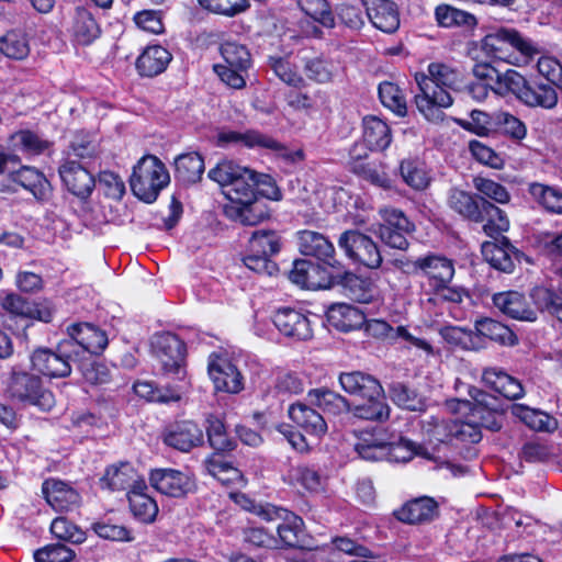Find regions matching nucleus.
Segmentation results:
<instances>
[{
	"instance_id": "1",
	"label": "nucleus",
	"mask_w": 562,
	"mask_h": 562,
	"mask_svg": "<svg viewBox=\"0 0 562 562\" xmlns=\"http://www.w3.org/2000/svg\"><path fill=\"white\" fill-rule=\"evenodd\" d=\"M428 74L417 72L415 80L419 92L415 94V104L419 113L429 122H441L443 109L452 105L449 90L458 91L464 86L463 71L445 63L428 65Z\"/></svg>"
},
{
	"instance_id": "2",
	"label": "nucleus",
	"mask_w": 562,
	"mask_h": 562,
	"mask_svg": "<svg viewBox=\"0 0 562 562\" xmlns=\"http://www.w3.org/2000/svg\"><path fill=\"white\" fill-rule=\"evenodd\" d=\"M501 94L512 93L518 101L529 108L551 110L558 104L555 88L549 82L527 80L515 69H507L499 77Z\"/></svg>"
},
{
	"instance_id": "3",
	"label": "nucleus",
	"mask_w": 562,
	"mask_h": 562,
	"mask_svg": "<svg viewBox=\"0 0 562 562\" xmlns=\"http://www.w3.org/2000/svg\"><path fill=\"white\" fill-rule=\"evenodd\" d=\"M4 383V392L12 401L49 409L54 395L46 390L40 375L23 370L20 366L11 367Z\"/></svg>"
},
{
	"instance_id": "4",
	"label": "nucleus",
	"mask_w": 562,
	"mask_h": 562,
	"mask_svg": "<svg viewBox=\"0 0 562 562\" xmlns=\"http://www.w3.org/2000/svg\"><path fill=\"white\" fill-rule=\"evenodd\" d=\"M169 181V172L162 161L154 155H145L134 166L130 186L139 200L153 203Z\"/></svg>"
},
{
	"instance_id": "5",
	"label": "nucleus",
	"mask_w": 562,
	"mask_h": 562,
	"mask_svg": "<svg viewBox=\"0 0 562 562\" xmlns=\"http://www.w3.org/2000/svg\"><path fill=\"white\" fill-rule=\"evenodd\" d=\"M281 250V237L271 229H256L251 233L246 252L243 257L244 265L251 271L273 276L278 271L272 257Z\"/></svg>"
},
{
	"instance_id": "6",
	"label": "nucleus",
	"mask_w": 562,
	"mask_h": 562,
	"mask_svg": "<svg viewBox=\"0 0 562 562\" xmlns=\"http://www.w3.org/2000/svg\"><path fill=\"white\" fill-rule=\"evenodd\" d=\"M482 50L492 58L509 64L518 61V58L513 56L514 52L519 53L525 60L538 53L529 38L508 27H501L485 35L482 40Z\"/></svg>"
},
{
	"instance_id": "7",
	"label": "nucleus",
	"mask_w": 562,
	"mask_h": 562,
	"mask_svg": "<svg viewBox=\"0 0 562 562\" xmlns=\"http://www.w3.org/2000/svg\"><path fill=\"white\" fill-rule=\"evenodd\" d=\"M72 340H63L54 351L38 348L30 357L32 369L50 379L66 378L71 373Z\"/></svg>"
},
{
	"instance_id": "8",
	"label": "nucleus",
	"mask_w": 562,
	"mask_h": 562,
	"mask_svg": "<svg viewBox=\"0 0 562 562\" xmlns=\"http://www.w3.org/2000/svg\"><path fill=\"white\" fill-rule=\"evenodd\" d=\"M260 518L268 522H278V546L304 548V521L300 516L283 507L274 506L261 509Z\"/></svg>"
},
{
	"instance_id": "9",
	"label": "nucleus",
	"mask_w": 562,
	"mask_h": 562,
	"mask_svg": "<svg viewBox=\"0 0 562 562\" xmlns=\"http://www.w3.org/2000/svg\"><path fill=\"white\" fill-rule=\"evenodd\" d=\"M338 246L353 263L369 269H378L382 263L378 245L357 229L344 232L338 238Z\"/></svg>"
},
{
	"instance_id": "10",
	"label": "nucleus",
	"mask_w": 562,
	"mask_h": 562,
	"mask_svg": "<svg viewBox=\"0 0 562 562\" xmlns=\"http://www.w3.org/2000/svg\"><path fill=\"white\" fill-rule=\"evenodd\" d=\"M151 348L166 373L182 379L186 374V345L175 334L162 333L154 336Z\"/></svg>"
},
{
	"instance_id": "11",
	"label": "nucleus",
	"mask_w": 562,
	"mask_h": 562,
	"mask_svg": "<svg viewBox=\"0 0 562 562\" xmlns=\"http://www.w3.org/2000/svg\"><path fill=\"white\" fill-rule=\"evenodd\" d=\"M382 222L374 231L380 239L389 247L404 250L408 246L407 235L413 232V224L406 215L392 207H384L379 211Z\"/></svg>"
},
{
	"instance_id": "12",
	"label": "nucleus",
	"mask_w": 562,
	"mask_h": 562,
	"mask_svg": "<svg viewBox=\"0 0 562 562\" xmlns=\"http://www.w3.org/2000/svg\"><path fill=\"white\" fill-rule=\"evenodd\" d=\"M469 394L473 403L469 401H459L460 404L470 407V414L480 428L484 427L490 430H498L502 425L499 417L503 413L501 401L480 389L471 387Z\"/></svg>"
},
{
	"instance_id": "13",
	"label": "nucleus",
	"mask_w": 562,
	"mask_h": 562,
	"mask_svg": "<svg viewBox=\"0 0 562 562\" xmlns=\"http://www.w3.org/2000/svg\"><path fill=\"white\" fill-rule=\"evenodd\" d=\"M164 442L180 452H190L204 443V430L195 422L190 419L178 420L164 430Z\"/></svg>"
},
{
	"instance_id": "14",
	"label": "nucleus",
	"mask_w": 562,
	"mask_h": 562,
	"mask_svg": "<svg viewBox=\"0 0 562 562\" xmlns=\"http://www.w3.org/2000/svg\"><path fill=\"white\" fill-rule=\"evenodd\" d=\"M207 371L216 391L237 394L244 389V376L226 357L212 353Z\"/></svg>"
},
{
	"instance_id": "15",
	"label": "nucleus",
	"mask_w": 562,
	"mask_h": 562,
	"mask_svg": "<svg viewBox=\"0 0 562 562\" xmlns=\"http://www.w3.org/2000/svg\"><path fill=\"white\" fill-rule=\"evenodd\" d=\"M299 249L304 256L314 257L327 266L340 270L341 262L336 258L333 243L322 233L304 229L297 233Z\"/></svg>"
},
{
	"instance_id": "16",
	"label": "nucleus",
	"mask_w": 562,
	"mask_h": 562,
	"mask_svg": "<svg viewBox=\"0 0 562 562\" xmlns=\"http://www.w3.org/2000/svg\"><path fill=\"white\" fill-rule=\"evenodd\" d=\"M58 173L67 190L80 199L89 198L95 187L92 173L75 159L64 158Z\"/></svg>"
},
{
	"instance_id": "17",
	"label": "nucleus",
	"mask_w": 562,
	"mask_h": 562,
	"mask_svg": "<svg viewBox=\"0 0 562 562\" xmlns=\"http://www.w3.org/2000/svg\"><path fill=\"white\" fill-rule=\"evenodd\" d=\"M149 482L157 492L170 497H182L194 490L189 474L170 468L153 470Z\"/></svg>"
},
{
	"instance_id": "18",
	"label": "nucleus",
	"mask_w": 562,
	"mask_h": 562,
	"mask_svg": "<svg viewBox=\"0 0 562 562\" xmlns=\"http://www.w3.org/2000/svg\"><path fill=\"white\" fill-rule=\"evenodd\" d=\"M484 259L495 269L510 273L516 262H520L524 254L519 251L507 237L494 238V241H484L481 246Z\"/></svg>"
},
{
	"instance_id": "19",
	"label": "nucleus",
	"mask_w": 562,
	"mask_h": 562,
	"mask_svg": "<svg viewBox=\"0 0 562 562\" xmlns=\"http://www.w3.org/2000/svg\"><path fill=\"white\" fill-rule=\"evenodd\" d=\"M270 183L271 178L268 175L246 168L245 173L241 172L232 187L223 192L234 203L251 204L257 200V194L262 193L260 186Z\"/></svg>"
},
{
	"instance_id": "20",
	"label": "nucleus",
	"mask_w": 562,
	"mask_h": 562,
	"mask_svg": "<svg viewBox=\"0 0 562 562\" xmlns=\"http://www.w3.org/2000/svg\"><path fill=\"white\" fill-rule=\"evenodd\" d=\"M69 339L72 340V353L77 355L76 347L93 355L101 353L108 346L105 331L90 323L71 324L67 328Z\"/></svg>"
},
{
	"instance_id": "21",
	"label": "nucleus",
	"mask_w": 562,
	"mask_h": 562,
	"mask_svg": "<svg viewBox=\"0 0 562 562\" xmlns=\"http://www.w3.org/2000/svg\"><path fill=\"white\" fill-rule=\"evenodd\" d=\"M273 324L286 337L297 340H307L312 337L310 319L294 308H279L273 315Z\"/></svg>"
},
{
	"instance_id": "22",
	"label": "nucleus",
	"mask_w": 562,
	"mask_h": 562,
	"mask_svg": "<svg viewBox=\"0 0 562 562\" xmlns=\"http://www.w3.org/2000/svg\"><path fill=\"white\" fill-rule=\"evenodd\" d=\"M42 492L47 503L56 512H69L79 506V493L66 482L56 479L45 480Z\"/></svg>"
},
{
	"instance_id": "23",
	"label": "nucleus",
	"mask_w": 562,
	"mask_h": 562,
	"mask_svg": "<svg viewBox=\"0 0 562 562\" xmlns=\"http://www.w3.org/2000/svg\"><path fill=\"white\" fill-rule=\"evenodd\" d=\"M413 267L415 271L423 272L429 279L432 288L449 284L454 276L452 261L440 256L428 255L417 258Z\"/></svg>"
},
{
	"instance_id": "24",
	"label": "nucleus",
	"mask_w": 562,
	"mask_h": 562,
	"mask_svg": "<svg viewBox=\"0 0 562 562\" xmlns=\"http://www.w3.org/2000/svg\"><path fill=\"white\" fill-rule=\"evenodd\" d=\"M367 15L374 27L384 33H393L400 26L397 5L390 0H363Z\"/></svg>"
},
{
	"instance_id": "25",
	"label": "nucleus",
	"mask_w": 562,
	"mask_h": 562,
	"mask_svg": "<svg viewBox=\"0 0 562 562\" xmlns=\"http://www.w3.org/2000/svg\"><path fill=\"white\" fill-rule=\"evenodd\" d=\"M339 383L347 393L362 400L374 398L383 391L380 382L373 375L362 371L341 373Z\"/></svg>"
},
{
	"instance_id": "26",
	"label": "nucleus",
	"mask_w": 562,
	"mask_h": 562,
	"mask_svg": "<svg viewBox=\"0 0 562 562\" xmlns=\"http://www.w3.org/2000/svg\"><path fill=\"white\" fill-rule=\"evenodd\" d=\"M494 305L505 315L526 322H535L537 312L529 307L525 296L517 291L501 292L493 295Z\"/></svg>"
},
{
	"instance_id": "27",
	"label": "nucleus",
	"mask_w": 562,
	"mask_h": 562,
	"mask_svg": "<svg viewBox=\"0 0 562 562\" xmlns=\"http://www.w3.org/2000/svg\"><path fill=\"white\" fill-rule=\"evenodd\" d=\"M437 513V503L432 498L424 496L405 503L394 512V516L402 522L414 525L432 520Z\"/></svg>"
},
{
	"instance_id": "28",
	"label": "nucleus",
	"mask_w": 562,
	"mask_h": 562,
	"mask_svg": "<svg viewBox=\"0 0 562 562\" xmlns=\"http://www.w3.org/2000/svg\"><path fill=\"white\" fill-rule=\"evenodd\" d=\"M290 419L310 435L321 437L327 431L325 418L304 403H294L288 409Z\"/></svg>"
},
{
	"instance_id": "29",
	"label": "nucleus",
	"mask_w": 562,
	"mask_h": 562,
	"mask_svg": "<svg viewBox=\"0 0 562 562\" xmlns=\"http://www.w3.org/2000/svg\"><path fill=\"white\" fill-rule=\"evenodd\" d=\"M337 278L345 294L352 301L368 304L375 299L376 289L370 279L359 277L350 271H345Z\"/></svg>"
},
{
	"instance_id": "30",
	"label": "nucleus",
	"mask_w": 562,
	"mask_h": 562,
	"mask_svg": "<svg viewBox=\"0 0 562 562\" xmlns=\"http://www.w3.org/2000/svg\"><path fill=\"white\" fill-rule=\"evenodd\" d=\"M171 58V54L165 47L148 46L137 58L136 69L143 77H155L166 70Z\"/></svg>"
},
{
	"instance_id": "31",
	"label": "nucleus",
	"mask_w": 562,
	"mask_h": 562,
	"mask_svg": "<svg viewBox=\"0 0 562 562\" xmlns=\"http://www.w3.org/2000/svg\"><path fill=\"white\" fill-rule=\"evenodd\" d=\"M480 213L482 220L474 221V223H484L483 231L487 236L499 238L509 229L510 223L507 214L494 203L481 199Z\"/></svg>"
},
{
	"instance_id": "32",
	"label": "nucleus",
	"mask_w": 562,
	"mask_h": 562,
	"mask_svg": "<svg viewBox=\"0 0 562 562\" xmlns=\"http://www.w3.org/2000/svg\"><path fill=\"white\" fill-rule=\"evenodd\" d=\"M363 142L371 150H384L392 140L390 126L378 116H366L362 121Z\"/></svg>"
},
{
	"instance_id": "33",
	"label": "nucleus",
	"mask_w": 562,
	"mask_h": 562,
	"mask_svg": "<svg viewBox=\"0 0 562 562\" xmlns=\"http://www.w3.org/2000/svg\"><path fill=\"white\" fill-rule=\"evenodd\" d=\"M326 315L333 327L345 333L359 328L364 323L363 314L346 303L333 304Z\"/></svg>"
},
{
	"instance_id": "34",
	"label": "nucleus",
	"mask_w": 562,
	"mask_h": 562,
	"mask_svg": "<svg viewBox=\"0 0 562 562\" xmlns=\"http://www.w3.org/2000/svg\"><path fill=\"white\" fill-rule=\"evenodd\" d=\"M386 441L381 431H361L355 442V451L366 461H383L386 458Z\"/></svg>"
},
{
	"instance_id": "35",
	"label": "nucleus",
	"mask_w": 562,
	"mask_h": 562,
	"mask_svg": "<svg viewBox=\"0 0 562 562\" xmlns=\"http://www.w3.org/2000/svg\"><path fill=\"white\" fill-rule=\"evenodd\" d=\"M217 144L227 146L229 144H241L249 148H277L278 142L258 131H247L245 133L235 131H223L217 135Z\"/></svg>"
},
{
	"instance_id": "36",
	"label": "nucleus",
	"mask_w": 562,
	"mask_h": 562,
	"mask_svg": "<svg viewBox=\"0 0 562 562\" xmlns=\"http://www.w3.org/2000/svg\"><path fill=\"white\" fill-rule=\"evenodd\" d=\"M10 177L38 200L46 199L50 193L48 180L35 168L23 166L18 171L11 172Z\"/></svg>"
},
{
	"instance_id": "37",
	"label": "nucleus",
	"mask_w": 562,
	"mask_h": 562,
	"mask_svg": "<svg viewBox=\"0 0 562 562\" xmlns=\"http://www.w3.org/2000/svg\"><path fill=\"white\" fill-rule=\"evenodd\" d=\"M71 32L81 45H89L100 35V26L92 13L86 8H77L72 19Z\"/></svg>"
},
{
	"instance_id": "38",
	"label": "nucleus",
	"mask_w": 562,
	"mask_h": 562,
	"mask_svg": "<svg viewBox=\"0 0 562 562\" xmlns=\"http://www.w3.org/2000/svg\"><path fill=\"white\" fill-rule=\"evenodd\" d=\"M448 205L462 217L474 222L481 221V199L467 191L453 188L448 194Z\"/></svg>"
},
{
	"instance_id": "39",
	"label": "nucleus",
	"mask_w": 562,
	"mask_h": 562,
	"mask_svg": "<svg viewBox=\"0 0 562 562\" xmlns=\"http://www.w3.org/2000/svg\"><path fill=\"white\" fill-rule=\"evenodd\" d=\"M176 178L186 184L201 180L204 172V160L198 153L181 154L175 159Z\"/></svg>"
},
{
	"instance_id": "40",
	"label": "nucleus",
	"mask_w": 562,
	"mask_h": 562,
	"mask_svg": "<svg viewBox=\"0 0 562 562\" xmlns=\"http://www.w3.org/2000/svg\"><path fill=\"white\" fill-rule=\"evenodd\" d=\"M137 477V472L130 462H121L105 470L101 479L102 487L111 491H123L130 487Z\"/></svg>"
},
{
	"instance_id": "41",
	"label": "nucleus",
	"mask_w": 562,
	"mask_h": 562,
	"mask_svg": "<svg viewBox=\"0 0 562 562\" xmlns=\"http://www.w3.org/2000/svg\"><path fill=\"white\" fill-rule=\"evenodd\" d=\"M474 328L477 335L486 337L501 345L513 346L517 341L516 335L509 327L492 318L477 319Z\"/></svg>"
},
{
	"instance_id": "42",
	"label": "nucleus",
	"mask_w": 562,
	"mask_h": 562,
	"mask_svg": "<svg viewBox=\"0 0 562 562\" xmlns=\"http://www.w3.org/2000/svg\"><path fill=\"white\" fill-rule=\"evenodd\" d=\"M312 404L316 405L325 413L338 415L349 411L348 401L340 394L328 389H314L308 392Z\"/></svg>"
},
{
	"instance_id": "43",
	"label": "nucleus",
	"mask_w": 562,
	"mask_h": 562,
	"mask_svg": "<svg viewBox=\"0 0 562 562\" xmlns=\"http://www.w3.org/2000/svg\"><path fill=\"white\" fill-rule=\"evenodd\" d=\"M530 297L539 311L549 313L562 323L561 292L544 286H536L532 289Z\"/></svg>"
},
{
	"instance_id": "44",
	"label": "nucleus",
	"mask_w": 562,
	"mask_h": 562,
	"mask_svg": "<svg viewBox=\"0 0 562 562\" xmlns=\"http://www.w3.org/2000/svg\"><path fill=\"white\" fill-rule=\"evenodd\" d=\"M206 435L210 446L218 452H228L235 449L236 442L227 435L222 419L214 415L206 418Z\"/></svg>"
},
{
	"instance_id": "45",
	"label": "nucleus",
	"mask_w": 562,
	"mask_h": 562,
	"mask_svg": "<svg viewBox=\"0 0 562 562\" xmlns=\"http://www.w3.org/2000/svg\"><path fill=\"white\" fill-rule=\"evenodd\" d=\"M386 458L384 460L390 462H408L415 456H422L430 459L426 449L415 442L401 438L397 442L386 443Z\"/></svg>"
},
{
	"instance_id": "46",
	"label": "nucleus",
	"mask_w": 562,
	"mask_h": 562,
	"mask_svg": "<svg viewBox=\"0 0 562 562\" xmlns=\"http://www.w3.org/2000/svg\"><path fill=\"white\" fill-rule=\"evenodd\" d=\"M530 195L548 212L562 214V191L555 187L533 182L528 189Z\"/></svg>"
},
{
	"instance_id": "47",
	"label": "nucleus",
	"mask_w": 562,
	"mask_h": 562,
	"mask_svg": "<svg viewBox=\"0 0 562 562\" xmlns=\"http://www.w3.org/2000/svg\"><path fill=\"white\" fill-rule=\"evenodd\" d=\"M363 403L353 408V416L360 419L384 422L390 416V407L384 391L374 398H363Z\"/></svg>"
},
{
	"instance_id": "48",
	"label": "nucleus",
	"mask_w": 562,
	"mask_h": 562,
	"mask_svg": "<svg viewBox=\"0 0 562 562\" xmlns=\"http://www.w3.org/2000/svg\"><path fill=\"white\" fill-rule=\"evenodd\" d=\"M393 402L408 411H424L426 407L424 397L418 392L402 382H395L390 387Z\"/></svg>"
},
{
	"instance_id": "49",
	"label": "nucleus",
	"mask_w": 562,
	"mask_h": 562,
	"mask_svg": "<svg viewBox=\"0 0 562 562\" xmlns=\"http://www.w3.org/2000/svg\"><path fill=\"white\" fill-rule=\"evenodd\" d=\"M445 428L448 429L447 436L456 437L457 439L463 442L475 443L479 442L482 438L480 426L473 422L471 414H469V419L467 422H450L448 424H436V434L439 435V429Z\"/></svg>"
},
{
	"instance_id": "50",
	"label": "nucleus",
	"mask_w": 562,
	"mask_h": 562,
	"mask_svg": "<svg viewBox=\"0 0 562 562\" xmlns=\"http://www.w3.org/2000/svg\"><path fill=\"white\" fill-rule=\"evenodd\" d=\"M435 15L438 24L443 27H473L476 24L473 14L446 4L438 5Z\"/></svg>"
},
{
	"instance_id": "51",
	"label": "nucleus",
	"mask_w": 562,
	"mask_h": 562,
	"mask_svg": "<svg viewBox=\"0 0 562 562\" xmlns=\"http://www.w3.org/2000/svg\"><path fill=\"white\" fill-rule=\"evenodd\" d=\"M379 98L384 106L398 116L407 114L406 99L401 88L390 81L379 85Z\"/></svg>"
},
{
	"instance_id": "52",
	"label": "nucleus",
	"mask_w": 562,
	"mask_h": 562,
	"mask_svg": "<svg viewBox=\"0 0 562 562\" xmlns=\"http://www.w3.org/2000/svg\"><path fill=\"white\" fill-rule=\"evenodd\" d=\"M400 172L407 186L414 190H425L430 183V177L425 165L417 160H403Z\"/></svg>"
},
{
	"instance_id": "53",
	"label": "nucleus",
	"mask_w": 562,
	"mask_h": 562,
	"mask_svg": "<svg viewBox=\"0 0 562 562\" xmlns=\"http://www.w3.org/2000/svg\"><path fill=\"white\" fill-rule=\"evenodd\" d=\"M473 188L481 194L477 199L492 200L495 203L507 204L510 201L508 190L493 179L476 176L472 180Z\"/></svg>"
},
{
	"instance_id": "54",
	"label": "nucleus",
	"mask_w": 562,
	"mask_h": 562,
	"mask_svg": "<svg viewBox=\"0 0 562 562\" xmlns=\"http://www.w3.org/2000/svg\"><path fill=\"white\" fill-rule=\"evenodd\" d=\"M221 55L225 65L239 70H248L251 65V56L248 48L235 41H226L221 45Z\"/></svg>"
},
{
	"instance_id": "55",
	"label": "nucleus",
	"mask_w": 562,
	"mask_h": 562,
	"mask_svg": "<svg viewBox=\"0 0 562 562\" xmlns=\"http://www.w3.org/2000/svg\"><path fill=\"white\" fill-rule=\"evenodd\" d=\"M246 168L233 160H222L209 170L207 177L225 191L232 187L241 172L245 173Z\"/></svg>"
},
{
	"instance_id": "56",
	"label": "nucleus",
	"mask_w": 562,
	"mask_h": 562,
	"mask_svg": "<svg viewBox=\"0 0 562 562\" xmlns=\"http://www.w3.org/2000/svg\"><path fill=\"white\" fill-rule=\"evenodd\" d=\"M0 52L12 59H24L30 54L29 41L21 32H8L0 38Z\"/></svg>"
},
{
	"instance_id": "57",
	"label": "nucleus",
	"mask_w": 562,
	"mask_h": 562,
	"mask_svg": "<svg viewBox=\"0 0 562 562\" xmlns=\"http://www.w3.org/2000/svg\"><path fill=\"white\" fill-rule=\"evenodd\" d=\"M297 4L314 22L328 29L335 26V18L327 0H297Z\"/></svg>"
},
{
	"instance_id": "58",
	"label": "nucleus",
	"mask_w": 562,
	"mask_h": 562,
	"mask_svg": "<svg viewBox=\"0 0 562 562\" xmlns=\"http://www.w3.org/2000/svg\"><path fill=\"white\" fill-rule=\"evenodd\" d=\"M99 154L98 143L87 134H77L71 140L65 158H79L86 160L93 159Z\"/></svg>"
},
{
	"instance_id": "59",
	"label": "nucleus",
	"mask_w": 562,
	"mask_h": 562,
	"mask_svg": "<svg viewBox=\"0 0 562 562\" xmlns=\"http://www.w3.org/2000/svg\"><path fill=\"white\" fill-rule=\"evenodd\" d=\"M130 508L135 518L145 524H150L156 519L158 505L149 495L131 496Z\"/></svg>"
},
{
	"instance_id": "60",
	"label": "nucleus",
	"mask_w": 562,
	"mask_h": 562,
	"mask_svg": "<svg viewBox=\"0 0 562 562\" xmlns=\"http://www.w3.org/2000/svg\"><path fill=\"white\" fill-rule=\"evenodd\" d=\"M512 413L518 417L528 427L535 430H548L550 424V417L537 409H532L521 404H514L512 406Z\"/></svg>"
},
{
	"instance_id": "61",
	"label": "nucleus",
	"mask_w": 562,
	"mask_h": 562,
	"mask_svg": "<svg viewBox=\"0 0 562 562\" xmlns=\"http://www.w3.org/2000/svg\"><path fill=\"white\" fill-rule=\"evenodd\" d=\"M199 3L206 10L226 16H234L249 8L246 0H199Z\"/></svg>"
},
{
	"instance_id": "62",
	"label": "nucleus",
	"mask_w": 562,
	"mask_h": 562,
	"mask_svg": "<svg viewBox=\"0 0 562 562\" xmlns=\"http://www.w3.org/2000/svg\"><path fill=\"white\" fill-rule=\"evenodd\" d=\"M75 552L61 543L48 544L34 552L35 562H70Z\"/></svg>"
},
{
	"instance_id": "63",
	"label": "nucleus",
	"mask_w": 562,
	"mask_h": 562,
	"mask_svg": "<svg viewBox=\"0 0 562 562\" xmlns=\"http://www.w3.org/2000/svg\"><path fill=\"white\" fill-rule=\"evenodd\" d=\"M50 531L56 538L72 543H81L86 539L85 532L64 517L53 520Z\"/></svg>"
},
{
	"instance_id": "64",
	"label": "nucleus",
	"mask_w": 562,
	"mask_h": 562,
	"mask_svg": "<svg viewBox=\"0 0 562 562\" xmlns=\"http://www.w3.org/2000/svg\"><path fill=\"white\" fill-rule=\"evenodd\" d=\"M304 70L310 79L319 83H325L333 79L335 67L328 60L313 58L305 63Z\"/></svg>"
}]
</instances>
